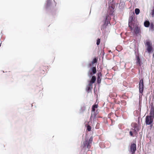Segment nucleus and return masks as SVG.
Listing matches in <instances>:
<instances>
[{
  "mask_svg": "<svg viewBox=\"0 0 154 154\" xmlns=\"http://www.w3.org/2000/svg\"><path fill=\"white\" fill-rule=\"evenodd\" d=\"M55 3L54 6L52 4V0H46L45 4V7L46 11L48 13H51L52 14L54 9L56 5V3L54 0H53Z\"/></svg>",
  "mask_w": 154,
  "mask_h": 154,
  "instance_id": "1",
  "label": "nucleus"
},
{
  "mask_svg": "<svg viewBox=\"0 0 154 154\" xmlns=\"http://www.w3.org/2000/svg\"><path fill=\"white\" fill-rule=\"evenodd\" d=\"M115 8V6H109V8L108 12L109 15H113L114 10Z\"/></svg>",
  "mask_w": 154,
  "mask_h": 154,
  "instance_id": "8",
  "label": "nucleus"
},
{
  "mask_svg": "<svg viewBox=\"0 0 154 154\" xmlns=\"http://www.w3.org/2000/svg\"><path fill=\"white\" fill-rule=\"evenodd\" d=\"M133 131H130V132H129V134H130V135L132 137H134V135H133Z\"/></svg>",
  "mask_w": 154,
  "mask_h": 154,
  "instance_id": "35",
  "label": "nucleus"
},
{
  "mask_svg": "<svg viewBox=\"0 0 154 154\" xmlns=\"http://www.w3.org/2000/svg\"><path fill=\"white\" fill-rule=\"evenodd\" d=\"M86 109V107L85 106H83L81 107L80 109V113H83Z\"/></svg>",
  "mask_w": 154,
  "mask_h": 154,
  "instance_id": "19",
  "label": "nucleus"
},
{
  "mask_svg": "<svg viewBox=\"0 0 154 154\" xmlns=\"http://www.w3.org/2000/svg\"><path fill=\"white\" fill-rule=\"evenodd\" d=\"M91 79L90 81L92 82L93 83H94L96 80V77L95 76H93L92 75V76L91 77Z\"/></svg>",
  "mask_w": 154,
  "mask_h": 154,
  "instance_id": "22",
  "label": "nucleus"
},
{
  "mask_svg": "<svg viewBox=\"0 0 154 154\" xmlns=\"http://www.w3.org/2000/svg\"><path fill=\"white\" fill-rule=\"evenodd\" d=\"M91 90V88L87 86L86 88V90L87 92L89 93Z\"/></svg>",
  "mask_w": 154,
  "mask_h": 154,
  "instance_id": "28",
  "label": "nucleus"
},
{
  "mask_svg": "<svg viewBox=\"0 0 154 154\" xmlns=\"http://www.w3.org/2000/svg\"><path fill=\"white\" fill-rule=\"evenodd\" d=\"M154 115V112L150 111L149 112V116H149L150 117L153 118Z\"/></svg>",
  "mask_w": 154,
  "mask_h": 154,
  "instance_id": "24",
  "label": "nucleus"
},
{
  "mask_svg": "<svg viewBox=\"0 0 154 154\" xmlns=\"http://www.w3.org/2000/svg\"><path fill=\"white\" fill-rule=\"evenodd\" d=\"M89 84H88V86H92V84L94 83H93L92 82H91L90 81H89Z\"/></svg>",
  "mask_w": 154,
  "mask_h": 154,
  "instance_id": "33",
  "label": "nucleus"
},
{
  "mask_svg": "<svg viewBox=\"0 0 154 154\" xmlns=\"http://www.w3.org/2000/svg\"><path fill=\"white\" fill-rule=\"evenodd\" d=\"M100 126V124L99 123H97V124L95 126V128L96 129H98L99 128Z\"/></svg>",
  "mask_w": 154,
  "mask_h": 154,
  "instance_id": "29",
  "label": "nucleus"
},
{
  "mask_svg": "<svg viewBox=\"0 0 154 154\" xmlns=\"http://www.w3.org/2000/svg\"><path fill=\"white\" fill-rule=\"evenodd\" d=\"M134 129L132 128L131 130L134 133H136L139 131V128L137 125H134Z\"/></svg>",
  "mask_w": 154,
  "mask_h": 154,
  "instance_id": "15",
  "label": "nucleus"
},
{
  "mask_svg": "<svg viewBox=\"0 0 154 154\" xmlns=\"http://www.w3.org/2000/svg\"><path fill=\"white\" fill-rule=\"evenodd\" d=\"M100 39L99 38H98L97 40V42H96V44L98 45L100 43Z\"/></svg>",
  "mask_w": 154,
  "mask_h": 154,
  "instance_id": "27",
  "label": "nucleus"
},
{
  "mask_svg": "<svg viewBox=\"0 0 154 154\" xmlns=\"http://www.w3.org/2000/svg\"><path fill=\"white\" fill-rule=\"evenodd\" d=\"M144 87L143 80L142 79L140 80L139 83V89L140 93H143L144 90Z\"/></svg>",
  "mask_w": 154,
  "mask_h": 154,
  "instance_id": "5",
  "label": "nucleus"
},
{
  "mask_svg": "<svg viewBox=\"0 0 154 154\" xmlns=\"http://www.w3.org/2000/svg\"><path fill=\"white\" fill-rule=\"evenodd\" d=\"M149 29L151 30L152 31H154V25L152 23H151L150 24Z\"/></svg>",
  "mask_w": 154,
  "mask_h": 154,
  "instance_id": "18",
  "label": "nucleus"
},
{
  "mask_svg": "<svg viewBox=\"0 0 154 154\" xmlns=\"http://www.w3.org/2000/svg\"><path fill=\"white\" fill-rule=\"evenodd\" d=\"M145 45L147 46L146 50L148 53L150 54L152 53L153 51V49L151 42L149 41H146Z\"/></svg>",
  "mask_w": 154,
  "mask_h": 154,
  "instance_id": "3",
  "label": "nucleus"
},
{
  "mask_svg": "<svg viewBox=\"0 0 154 154\" xmlns=\"http://www.w3.org/2000/svg\"><path fill=\"white\" fill-rule=\"evenodd\" d=\"M84 147H87L88 149L90 148L91 144L89 143L88 141V140H85L84 142Z\"/></svg>",
  "mask_w": 154,
  "mask_h": 154,
  "instance_id": "13",
  "label": "nucleus"
},
{
  "mask_svg": "<svg viewBox=\"0 0 154 154\" xmlns=\"http://www.w3.org/2000/svg\"><path fill=\"white\" fill-rule=\"evenodd\" d=\"M85 126L86 127V130L88 131H91V127L88 125L86 124Z\"/></svg>",
  "mask_w": 154,
  "mask_h": 154,
  "instance_id": "20",
  "label": "nucleus"
},
{
  "mask_svg": "<svg viewBox=\"0 0 154 154\" xmlns=\"http://www.w3.org/2000/svg\"><path fill=\"white\" fill-rule=\"evenodd\" d=\"M92 63V62H91V63H89L88 65V68H89V67H92V66H93V64H91Z\"/></svg>",
  "mask_w": 154,
  "mask_h": 154,
  "instance_id": "32",
  "label": "nucleus"
},
{
  "mask_svg": "<svg viewBox=\"0 0 154 154\" xmlns=\"http://www.w3.org/2000/svg\"><path fill=\"white\" fill-rule=\"evenodd\" d=\"M110 17L108 15L106 14L103 20V24L101 27V30H103L106 29L109 24L110 23Z\"/></svg>",
  "mask_w": 154,
  "mask_h": 154,
  "instance_id": "2",
  "label": "nucleus"
},
{
  "mask_svg": "<svg viewBox=\"0 0 154 154\" xmlns=\"http://www.w3.org/2000/svg\"><path fill=\"white\" fill-rule=\"evenodd\" d=\"M139 109H140V111H141V108H140V106H139Z\"/></svg>",
  "mask_w": 154,
  "mask_h": 154,
  "instance_id": "37",
  "label": "nucleus"
},
{
  "mask_svg": "<svg viewBox=\"0 0 154 154\" xmlns=\"http://www.w3.org/2000/svg\"><path fill=\"white\" fill-rule=\"evenodd\" d=\"M152 126H151H151H150V127H151V128H152Z\"/></svg>",
  "mask_w": 154,
  "mask_h": 154,
  "instance_id": "38",
  "label": "nucleus"
},
{
  "mask_svg": "<svg viewBox=\"0 0 154 154\" xmlns=\"http://www.w3.org/2000/svg\"><path fill=\"white\" fill-rule=\"evenodd\" d=\"M89 122H91V125L92 126H94L96 124V123H97V122H96V121H92V119H91V121H89Z\"/></svg>",
  "mask_w": 154,
  "mask_h": 154,
  "instance_id": "25",
  "label": "nucleus"
},
{
  "mask_svg": "<svg viewBox=\"0 0 154 154\" xmlns=\"http://www.w3.org/2000/svg\"><path fill=\"white\" fill-rule=\"evenodd\" d=\"M130 151L132 153L131 154H135V152L136 150V143H131L130 148Z\"/></svg>",
  "mask_w": 154,
  "mask_h": 154,
  "instance_id": "7",
  "label": "nucleus"
},
{
  "mask_svg": "<svg viewBox=\"0 0 154 154\" xmlns=\"http://www.w3.org/2000/svg\"><path fill=\"white\" fill-rule=\"evenodd\" d=\"M97 113H96V112L95 111H91V114L90 118V121L91 120L93 116H96Z\"/></svg>",
  "mask_w": 154,
  "mask_h": 154,
  "instance_id": "14",
  "label": "nucleus"
},
{
  "mask_svg": "<svg viewBox=\"0 0 154 154\" xmlns=\"http://www.w3.org/2000/svg\"><path fill=\"white\" fill-rule=\"evenodd\" d=\"M92 141V137H91L88 140V141L89 143L91 144V142Z\"/></svg>",
  "mask_w": 154,
  "mask_h": 154,
  "instance_id": "31",
  "label": "nucleus"
},
{
  "mask_svg": "<svg viewBox=\"0 0 154 154\" xmlns=\"http://www.w3.org/2000/svg\"><path fill=\"white\" fill-rule=\"evenodd\" d=\"M150 24V22L148 20H146L144 23V25L146 27H149Z\"/></svg>",
  "mask_w": 154,
  "mask_h": 154,
  "instance_id": "16",
  "label": "nucleus"
},
{
  "mask_svg": "<svg viewBox=\"0 0 154 154\" xmlns=\"http://www.w3.org/2000/svg\"><path fill=\"white\" fill-rule=\"evenodd\" d=\"M97 62V58L96 57H95L94 58H93V59L92 61H91L92 64H94L95 63H96Z\"/></svg>",
  "mask_w": 154,
  "mask_h": 154,
  "instance_id": "21",
  "label": "nucleus"
},
{
  "mask_svg": "<svg viewBox=\"0 0 154 154\" xmlns=\"http://www.w3.org/2000/svg\"><path fill=\"white\" fill-rule=\"evenodd\" d=\"M97 69L96 66H92L89 70L88 75L89 78H91L94 74L97 72Z\"/></svg>",
  "mask_w": 154,
  "mask_h": 154,
  "instance_id": "4",
  "label": "nucleus"
},
{
  "mask_svg": "<svg viewBox=\"0 0 154 154\" xmlns=\"http://www.w3.org/2000/svg\"><path fill=\"white\" fill-rule=\"evenodd\" d=\"M151 14L152 17H154V8L152 11Z\"/></svg>",
  "mask_w": 154,
  "mask_h": 154,
  "instance_id": "34",
  "label": "nucleus"
},
{
  "mask_svg": "<svg viewBox=\"0 0 154 154\" xmlns=\"http://www.w3.org/2000/svg\"><path fill=\"white\" fill-rule=\"evenodd\" d=\"M97 83L99 84L100 83L101 80V77L102 74L101 72H99L97 73Z\"/></svg>",
  "mask_w": 154,
  "mask_h": 154,
  "instance_id": "10",
  "label": "nucleus"
},
{
  "mask_svg": "<svg viewBox=\"0 0 154 154\" xmlns=\"http://www.w3.org/2000/svg\"><path fill=\"white\" fill-rule=\"evenodd\" d=\"M134 17L133 15L131 16L129 19L128 22H131L134 21Z\"/></svg>",
  "mask_w": 154,
  "mask_h": 154,
  "instance_id": "23",
  "label": "nucleus"
},
{
  "mask_svg": "<svg viewBox=\"0 0 154 154\" xmlns=\"http://www.w3.org/2000/svg\"><path fill=\"white\" fill-rule=\"evenodd\" d=\"M98 107V105L94 104L92 105L91 108V111H95V109Z\"/></svg>",
  "mask_w": 154,
  "mask_h": 154,
  "instance_id": "17",
  "label": "nucleus"
},
{
  "mask_svg": "<svg viewBox=\"0 0 154 154\" xmlns=\"http://www.w3.org/2000/svg\"><path fill=\"white\" fill-rule=\"evenodd\" d=\"M153 119L149 116H146L145 119L146 124V125H150V126H152Z\"/></svg>",
  "mask_w": 154,
  "mask_h": 154,
  "instance_id": "6",
  "label": "nucleus"
},
{
  "mask_svg": "<svg viewBox=\"0 0 154 154\" xmlns=\"http://www.w3.org/2000/svg\"><path fill=\"white\" fill-rule=\"evenodd\" d=\"M135 26V23L134 21L128 22V26L130 29L132 31L133 27Z\"/></svg>",
  "mask_w": 154,
  "mask_h": 154,
  "instance_id": "12",
  "label": "nucleus"
},
{
  "mask_svg": "<svg viewBox=\"0 0 154 154\" xmlns=\"http://www.w3.org/2000/svg\"><path fill=\"white\" fill-rule=\"evenodd\" d=\"M136 57L137 64V65H138L139 66H141L142 65V62L139 57L137 55H136Z\"/></svg>",
  "mask_w": 154,
  "mask_h": 154,
  "instance_id": "11",
  "label": "nucleus"
},
{
  "mask_svg": "<svg viewBox=\"0 0 154 154\" xmlns=\"http://www.w3.org/2000/svg\"><path fill=\"white\" fill-rule=\"evenodd\" d=\"M150 111L154 112V107L153 105H151V107Z\"/></svg>",
  "mask_w": 154,
  "mask_h": 154,
  "instance_id": "30",
  "label": "nucleus"
},
{
  "mask_svg": "<svg viewBox=\"0 0 154 154\" xmlns=\"http://www.w3.org/2000/svg\"><path fill=\"white\" fill-rule=\"evenodd\" d=\"M135 14L137 15H138L140 12V10L139 8H136L135 9Z\"/></svg>",
  "mask_w": 154,
  "mask_h": 154,
  "instance_id": "26",
  "label": "nucleus"
},
{
  "mask_svg": "<svg viewBox=\"0 0 154 154\" xmlns=\"http://www.w3.org/2000/svg\"><path fill=\"white\" fill-rule=\"evenodd\" d=\"M96 116H93L92 119H93L92 121H96Z\"/></svg>",
  "mask_w": 154,
  "mask_h": 154,
  "instance_id": "36",
  "label": "nucleus"
},
{
  "mask_svg": "<svg viewBox=\"0 0 154 154\" xmlns=\"http://www.w3.org/2000/svg\"><path fill=\"white\" fill-rule=\"evenodd\" d=\"M153 124H154V123H153Z\"/></svg>",
  "mask_w": 154,
  "mask_h": 154,
  "instance_id": "39",
  "label": "nucleus"
},
{
  "mask_svg": "<svg viewBox=\"0 0 154 154\" xmlns=\"http://www.w3.org/2000/svg\"><path fill=\"white\" fill-rule=\"evenodd\" d=\"M140 32V28L136 26H135V28L133 29V33L136 35L138 34Z\"/></svg>",
  "mask_w": 154,
  "mask_h": 154,
  "instance_id": "9",
  "label": "nucleus"
}]
</instances>
